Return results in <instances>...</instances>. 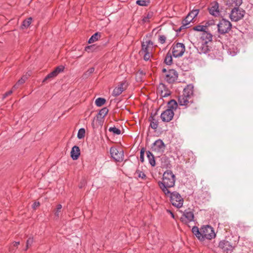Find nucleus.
I'll use <instances>...</instances> for the list:
<instances>
[{
  "label": "nucleus",
  "mask_w": 253,
  "mask_h": 253,
  "mask_svg": "<svg viewBox=\"0 0 253 253\" xmlns=\"http://www.w3.org/2000/svg\"><path fill=\"white\" fill-rule=\"evenodd\" d=\"M149 121L150 122V126L154 129H156L158 126V120L155 118L154 116L151 115L149 118Z\"/></svg>",
  "instance_id": "nucleus-22"
},
{
  "label": "nucleus",
  "mask_w": 253,
  "mask_h": 253,
  "mask_svg": "<svg viewBox=\"0 0 253 253\" xmlns=\"http://www.w3.org/2000/svg\"><path fill=\"white\" fill-rule=\"evenodd\" d=\"M209 12L211 14L214 16H218L220 15L219 4L217 2L213 1L211 3L209 8Z\"/></svg>",
  "instance_id": "nucleus-15"
},
{
  "label": "nucleus",
  "mask_w": 253,
  "mask_h": 253,
  "mask_svg": "<svg viewBox=\"0 0 253 253\" xmlns=\"http://www.w3.org/2000/svg\"><path fill=\"white\" fill-rule=\"evenodd\" d=\"M202 233L204 240L205 239L211 240L215 237L213 228L210 225H205L202 227Z\"/></svg>",
  "instance_id": "nucleus-7"
},
{
  "label": "nucleus",
  "mask_w": 253,
  "mask_h": 253,
  "mask_svg": "<svg viewBox=\"0 0 253 253\" xmlns=\"http://www.w3.org/2000/svg\"><path fill=\"white\" fill-rule=\"evenodd\" d=\"M165 147L166 146L163 141L161 139H158L154 143L152 149L154 151L162 153L164 151Z\"/></svg>",
  "instance_id": "nucleus-14"
},
{
  "label": "nucleus",
  "mask_w": 253,
  "mask_h": 253,
  "mask_svg": "<svg viewBox=\"0 0 253 253\" xmlns=\"http://www.w3.org/2000/svg\"><path fill=\"white\" fill-rule=\"evenodd\" d=\"M108 109L106 107H104L101 109L98 114L100 118H103L108 113Z\"/></svg>",
  "instance_id": "nucleus-28"
},
{
  "label": "nucleus",
  "mask_w": 253,
  "mask_h": 253,
  "mask_svg": "<svg viewBox=\"0 0 253 253\" xmlns=\"http://www.w3.org/2000/svg\"><path fill=\"white\" fill-rule=\"evenodd\" d=\"M12 93V90H9V91L6 92L5 93H4L3 94V97H2V99H4L7 96H8V95H10Z\"/></svg>",
  "instance_id": "nucleus-44"
},
{
  "label": "nucleus",
  "mask_w": 253,
  "mask_h": 253,
  "mask_svg": "<svg viewBox=\"0 0 253 253\" xmlns=\"http://www.w3.org/2000/svg\"><path fill=\"white\" fill-rule=\"evenodd\" d=\"M194 218V213L189 210H186L183 212L182 216L180 218L181 221L185 223L193 221Z\"/></svg>",
  "instance_id": "nucleus-11"
},
{
  "label": "nucleus",
  "mask_w": 253,
  "mask_h": 253,
  "mask_svg": "<svg viewBox=\"0 0 253 253\" xmlns=\"http://www.w3.org/2000/svg\"><path fill=\"white\" fill-rule=\"evenodd\" d=\"M142 51L143 52H149L148 45H147L146 43L145 44L144 42L142 43Z\"/></svg>",
  "instance_id": "nucleus-38"
},
{
  "label": "nucleus",
  "mask_w": 253,
  "mask_h": 253,
  "mask_svg": "<svg viewBox=\"0 0 253 253\" xmlns=\"http://www.w3.org/2000/svg\"><path fill=\"white\" fill-rule=\"evenodd\" d=\"M206 26L203 25H197L193 28V30L197 31L204 32L205 31Z\"/></svg>",
  "instance_id": "nucleus-34"
},
{
  "label": "nucleus",
  "mask_w": 253,
  "mask_h": 253,
  "mask_svg": "<svg viewBox=\"0 0 253 253\" xmlns=\"http://www.w3.org/2000/svg\"><path fill=\"white\" fill-rule=\"evenodd\" d=\"M147 157L149 160L150 164L154 167L155 166V158L153 154L149 151L146 152Z\"/></svg>",
  "instance_id": "nucleus-24"
},
{
  "label": "nucleus",
  "mask_w": 253,
  "mask_h": 253,
  "mask_svg": "<svg viewBox=\"0 0 253 253\" xmlns=\"http://www.w3.org/2000/svg\"><path fill=\"white\" fill-rule=\"evenodd\" d=\"M111 157L117 162H122L124 159V152L121 149L115 147H111L110 150Z\"/></svg>",
  "instance_id": "nucleus-8"
},
{
  "label": "nucleus",
  "mask_w": 253,
  "mask_h": 253,
  "mask_svg": "<svg viewBox=\"0 0 253 253\" xmlns=\"http://www.w3.org/2000/svg\"><path fill=\"white\" fill-rule=\"evenodd\" d=\"M245 11L239 7L233 8L230 13V18L232 21H238L244 16Z\"/></svg>",
  "instance_id": "nucleus-5"
},
{
  "label": "nucleus",
  "mask_w": 253,
  "mask_h": 253,
  "mask_svg": "<svg viewBox=\"0 0 253 253\" xmlns=\"http://www.w3.org/2000/svg\"><path fill=\"white\" fill-rule=\"evenodd\" d=\"M144 59L146 61H148L151 56V53L149 52H144Z\"/></svg>",
  "instance_id": "nucleus-39"
},
{
  "label": "nucleus",
  "mask_w": 253,
  "mask_h": 253,
  "mask_svg": "<svg viewBox=\"0 0 253 253\" xmlns=\"http://www.w3.org/2000/svg\"><path fill=\"white\" fill-rule=\"evenodd\" d=\"M167 212L171 215L172 218H174V215L171 211L169 210H167Z\"/></svg>",
  "instance_id": "nucleus-47"
},
{
  "label": "nucleus",
  "mask_w": 253,
  "mask_h": 253,
  "mask_svg": "<svg viewBox=\"0 0 253 253\" xmlns=\"http://www.w3.org/2000/svg\"><path fill=\"white\" fill-rule=\"evenodd\" d=\"M19 85L17 84V83L13 86V89H15L18 88Z\"/></svg>",
  "instance_id": "nucleus-56"
},
{
  "label": "nucleus",
  "mask_w": 253,
  "mask_h": 253,
  "mask_svg": "<svg viewBox=\"0 0 253 253\" xmlns=\"http://www.w3.org/2000/svg\"><path fill=\"white\" fill-rule=\"evenodd\" d=\"M173 115V111L170 109H166L161 114V118L164 122H169L172 119Z\"/></svg>",
  "instance_id": "nucleus-13"
},
{
  "label": "nucleus",
  "mask_w": 253,
  "mask_h": 253,
  "mask_svg": "<svg viewBox=\"0 0 253 253\" xmlns=\"http://www.w3.org/2000/svg\"><path fill=\"white\" fill-rule=\"evenodd\" d=\"M206 42H201L199 43L197 50L200 54H207L210 51V47Z\"/></svg>",
  "instance_id": "nucleus-16"
},
{
  "label": "nucleus",
  "mask_w": 253,
  "mask_h": 253,
  "mask_svg": "<svg viewBox=\"0 0 253 253\" xmlns=\"http://www.w3.org/2000/svg\"><path fill=\"white\" fill-rule=\"evenodd\" d=\"M163 174H171V172H169L168 170H167L166 171H165Z\"/></svg>",
  "instance_id": "nucleus-57"
},
{
  "label": "nucleus",
  "mask_w": 253,
  "mask_h": 253,
  "mask_svg": "<svg viewBox=\"0 0 253 253\" xmlns=\"http://www.w3.org/2000/svg\"><path fill=\"white\" fill-rule=\"evenodd\" d=\"M106 102V100L103 98H98L95 100V104L98 107L102 106Z\"/></svg>",
  "instance_id": "nucleus-29"
},
{
  "label": "nucleus",
  "mask_w": 253,
  "mask_h": 253,
  "mask_svg": "<svg viewBox=\"0 0 253 253\" xmlns=\"http://www.w3.org/2000/svg\"><path fill=\"white\" fill-rule=\"evenodd\" d=\"M25 251H27V250H26V247L25 248V249H24Z\"/></svg>",
  "instance_id": "nucleus-60"
},
{
  "label": "nucleus",
  "mask_w": 253,
  "mask_h": 253,
  "mask_svg": "<svg viewBox=\"0 0 253 253\" xmlns=\"http://www.w3.org/2000/svg\"><path fill=\"white\" fill-rule=\"evenodd\" d=\"M231 27L232 25L230 22L223 19L217 24L218 32L220 34L227 33L230 31Z\"/></svg>",
  "instance_id": "nucleus-4"
},
{
  "label": "nucleus",
  "mask_w": 253,
  "mask_h": 253,
  "mask_svg": "<svg viewBox=\"0 0 253 253\" xmlns=\"http://www.w3.org/2000/svg\"><path fill=\"white\" fill-rule=\"evenodd\" d=\"M32 21V18L31 17H29V18H27V19L25 20L23 22V24L22 25V27H23V28L28 27L30 26V25L31 24Z\"/></svg>",
  "instance_id": "nucleus-31"
},
{
  "label": "nucleus",
  "mask_w": 253,
  "mask_h": 253,
  "mask_svg": "<svg viewBox=\"0 0 253 253\" xmlns=\"http://www.w3.org/2000/svg\"><path fill=\"white\" fill-rule=\"evenodd\" d=\"M140 160L143 163L144 161V155H140Z\"/></svg>",
  "instance_id": "nucleus-49"
},
{
  "label": "nucleus",
  "mask_w": 253,
  "mask_h": 253,
  "mask_svg": "<svg viewBox=\"0 0 253 253\" xmlns=\"http://www.w3.org/2000/svg\"><path fill=\"white\" fill-rule=\"evenodd\" d=\"M162 181H159L158 185L166 196L170 193L168 188L173 187L175 181V175H163Z\"/></svg>",
  "instance_id": "nucleus-2"
},
{
  "label": "nucleus",
  "mask_w": 253,
  "mask_h": 253,
  "mask_svg": "<svg viewBox=\"0 0 253 253\" xmlns=\"http://www.w3.org/2000/svg\"><path fill=\"white\" fill-rule=\"evenodd\" d=\"M85 131L84 128H80L78 132L77 137L79 139H82L85 136Z\"/></svg>",
  "instance_id": "nucleus-32"
},
{
  "label": "nucleus",
  "mask_w": 253,
  "mask_h": 253,
  "mask_svg": "<svg viewBox=\"0 0 253 253\" xmlns=\"http://www.w3.org/2000/svg\"><path fill=\"white\" fill-rule=\"evenodd\" d=\"M26 81V78L24 77H22L17 82V84L19 85L24 84Z\"/></svg>",
  "instance_id": "nucleus-40"
},
{
  "label": "nucleus",
  "mask_w": 253,
  "mask_h": 253,
  "mask_svg": "<svg viewBox=\"0 0 253 253\" xmlns=\"http://www.w3.org/2000/svg\"><path fill=\"white\" fill-rule=\"evenodd\" d=\"M62 208V206L61 204H58L57 205L56 209L54 210V213L55 216L58 217L59 216L61 212Z\"/></svg>",
  "instance_id": "nucleus-27"
},
{
  "label": "nucleus",
  "mask_w": 253,
  "mask_h": 253,
  "mask_svg": "<svg viewBox=\"0 0 253 253\" xmlns=\"http://www.w3.org/2000/svg\"><path fill=\"white\" fill-rule=\"evenodd\" d=\"M149 3V0H137L136 1V3L140 6H147Z\"/></svg>",
  "instance_id": "nucleus-30"
},
{
  "label": "nucleus",
  "mask_w": 253,
  "mask_h": 253,
  "mask_svg": "<svg viewBox=\"0 0 253 253\" xmlns=\"http://www.w3.org/2000/svg\"><path fill=\"white\" fill-rule=\"evenodd\" d=\"M34 242L33 237H30L28 239L26 242V250L30 247Z\"/></svg>",
  "instance_id": "nucleus-36"
},
{
  "label": "nucleus",
  "mask_w": 253,
  "mask_h": 253,
  "mask_svg": "<svg viewBox=\"0 0 253 253\" xmlns=\"http://www.w3.org/2000/svg\"><path fill=\"white\" fill-rule=\"evenodd\" d=\"M16 248L15 247H14L13 246L10 245L9 247V252L10 253H14L16 251Z\"/></svg>",
  "instance_id": "nucleus-42"
},
{
  "label": "nucleus",
  "mask_w": 253,
  "mask_h": 253,
  "mask_svg": "<svg viewBox=\"0 0 253 253\" xmlns=\"http://www.w3.org/2000/svg\"><path fill=\"white\" fill-rule=\"evenodd\" d=\"M212 39V35L206 31H205L202 34L201 40L202 42H207L206 43H209L211 42Z\"/></svg>",
  "instance_id": "nucleus-18"
},
{
  "label": "nucleus",
  "mask_w": 253,
  "mask_h": 253,
  "mask_svg": "<svg viewBox=\"0 0 253 253\" xmlns=\"http://www.w3.org/2000/svg\"><path fill=\"white\" fill-rule=\"evenodd\" d=\"M64 67L63 66H59L57 67L54 71L48 74L43 80V83H45L47 81H49L56 77L59 73L63 71Z\"/></svg>",
  "instance_id": "nucleus-10"
},
{
  "label": "nucleus",
  "mask_w": 253,
  "mask_h": 253,
  "mask_svg": "<svg viewBox=\"0 0 253 253\" xmlns=\"http://www.w3.org/2000/svg\"><path fill=\"white\" fill-rule=\"evenodd\" d=\"M218 248L221 250L222 252L227 253H231L233 249V247L232 244L225 240H223L219 242Z\"/></svg>",
  "instance_id": "nucleus-9"
},
{
  "label": "nucleus",
  "mask_w": 253,
  "mask_h": 253,
  "mask_svg": "<svg viewBox=\"0 0 253 253\" xmlns=\"http://www.w3.org/2000/svg\"><path fill=\"white\" fill-rule=\"evenodd\" d=\"M144 153H145L144 148L141 149V150L140 151V155H144Z\"/></svg>",
  "instance_id": "nucleus-52"
},
{
  "label": "nucleus",
  "mask_w": 253,
  "mask_h": 253,
  "mask_svg": "<svg viewBox=\"0 0 253 253\" xmlns=\"http://www.w3.org/2000/svg\"><path fill=\"white\" fill-rule=\"evenodd\" d=\"M125 83H121L118 86L116 87L112 93L114 96H118L120 95L125 89L126 87H124Z\"/></svg>",
  "instance_id": "nucleus-17"
},
{
  "label": "nucleus",
  "mask_w": 253,
  "mask_h": 253,
  "mask_svg": "<svg viewBox=\"0 0 253 253\" xmlns=\"http://www.w3.org/2000/svg\"><path fill=\"white\" fill-rule=\"evenodd\" d=\"M169 195L170 201L171 204L177 208H180L183 204V199L176 191L170 192L168 194Z\"/></svg>",
  "instance_id": "nucleus-3"
},
{
  "label": "nucleus",
  "mask_w": 253,
  "mask_h": 253,
  "mask_svg": "<svg viewBox=\"0 0 253 253\" xmlns=\"http://www.w3.org/2000/svg\"><path fill=\"white\" fill-rule=\"evenodd\" d=\"M94 68L91 67L89 68L87 72L85 73V75H89L94 71Z\"/></svg>",
  "instance_id": "nucleus-41"
},
{
  "label": "nucleus",
  "mask_w": 253,
  "mask_h": 253,
  "mask_svg": "<svg viewBox=\"0 0 253 253\" xmlns=\"http://www.w3.org/2000/svg\"><path fill=\"white\" fill-rule=\"evenodd\" d=\"M19 244H20V242H14L10 245L13 246L14 247H15L16 248H17L18 247V245H19Z\"/></svg>",
  "instance_id": "nucleus-46"
},
{
  "label": "nucleus",
  "mask_w": 253,
  "mask_h": 253,
  "mask_svg": "<svg viewBox=\"0 0 253 253\" xmlns=\"http://www.w3.org/2000/svg\"><path fill=\"white\" fill-rule=\"evenodd\" d=\"M101 37L100 33L96 32L88 40V42L89 43H93L97 41Z\"/></svg>",
  "instance_id": "nucleus-25"
},
{
  "label": "nucleus",
  "mask_w": 253,
  "mask_h": 253,
  "mask_svg": "<svg viewBox=\"0 0 253 253\" xmlns=\"http://www.w3.org/2000/svg\"><path fill=\"white\" fill-rule=\"evenodd\" d=\"M199 12V10L198 9H194L190 11L188 15H189L193 19H194L195 17H196L197 15L198 14Z\"/></svg>",
  "instance_id": "nucleus-35"
},
{
  "label": "nucleus",
  "mask_w": 253,
  "mask_h": 253,
  "mask_svg": "<svg viewBox=\"0 0 253 253\" xmlns=\"http://www.w3.org/2000/svg\"><path fill=\"white\" fill-rule=\"evenodd\" d=\"M148 19H149L148 16L145 17H144V18L143 19V21L144 22H148Z\"/></svg>",
  "instance_id": "nucleus-55"
},
{
  "label": "nucleus",
  "mask_w": 253,
  "mask_h": 253,
  "mask_svg": "<svg viewBox=\"0 0 253 253\" xmlns=\"http://www.w3.org/2000/svg\"><path fill=\"white\" fill-rule=\"evenodd\" d=\"M144 153H145L144 148L141 149V150L140 151V155H144Z\"/></svg>",
  "instance_id": "nucleus-51"
},
{
  "label": "nucleus",
  "mask_w": 253,
  "mask_h": 253,
  "mask_svg": "<svg viewBox=\"0 0 253 253\" xmlns=\"http://www.w3.org/2000/svg\"><path fill=\"white\" fill-rule=\"evenodd\" d=\"M178 107V104L177 102L173 99L170 100L168 103V109H170L172 111L177 109Z\"/></svg>",
  "instance_id": "nucleus-23"
},
{
  "label": "nucleus",
  "mask_w": 253,
  "mask_h": 253,
  "mask_svg": "<svg viewBox=\"0 0 253 253\" xmlns=\"http://www.w3.org/2000/svg\"><path fill=\"white\" fill-rule=\"evenodd\" d=\"M92 48V46H87L85 47V50L87 52H89L90 51L91 48Z\"/></svg>",
  "instance_id": "nucleus-48"
},
{
  "label": "nucleus",
  "mask_w": 253,
  "mask_h": 253,
  "mask_svg": "<svg viewBox=\"0 0 253 253\" xmlns=\"http://www.w3.org/2000/svg\"><path fill=\"white\" fill-rule=\"evenodd\" d=\"M194 86L192 84H188L183 89V93L178 97V101L180 106L185 107H191V111L194 112V110L197 109V105L194 103L192 99L193 96Z\"/></svg>",
  "instance_id": "nucleus-1"
},
{
  "label": "nucleus",
  "mask_w": 253,
  "mask_h": 253,
  "mask_svg": "<svg viewBox=\"0 0 253 253\" xmlns=\"http://www.w3.org/2000/svg\"><path fill=\"white\" fill-rule=\"evenodd\" d=\"M165 80L169 83L174 82L178 77V74L176 71L174 69H170L168 71L167 73L165 74Z\"/></svg>",
  "instance_id": "nucleus-12"
},
{
  "label": "nucleus",
  "mask_w": 253,
  "mask_h": 253,
  "mask_svg": "<svg viewBox=\"0 0 253 253\" xmlns=\"http://www.w3.org/2000/svg\"><path fill=\"white\" fill-rule=\"evenodd\" d=\"M172 55L174 57H181L185 51V47L183 43L178 42L172 45Z\"/></svg>",
  "instance_id": "nucleus-6"
},
{
  "label": "nucleus",
  "mask_w": 253,
  "mask_h": 253,
  "mask_svg": "<svg viewBox=\"0 0 253 253\" xmlns=\"http://www.w3.org/2000/svg\"><path fill=\"white\" fill-rule=\"evenodd\" d=\"M40 205V204L39 202H35L32 205V207L34 209H36L37 207H39Z\"/></svg>",
  "instance_id": "nucleus-45"
},
{
  "label": "nucleus",
  "mask_w": 253,
  "mask_h": 253,
  "mask_svg": "<svg viewBox=\"0 0 253 253\" xmlns=\"http://www.w3.org/2000/svg\"><path fill=\"white\" fill-rule=\"evenodd\" d=\"M165 63L168 65H170L172 63V55L169 52H168L166 54L165 58Z\"/></svg>",
  "instance_id": "nucleus-26"
},
{
  "label": "nucleus",
  "mask_w": 253,
  "mask_h": 253,
  "mask_svg": "<svg viewBox=\"0 0 253 253\" xmlns=\"http://www.w3.org/2000/svg\"><path fill=\"white\" fill-rule=\"evenodd\" d=\"M146 43L147 44V45H153V42H151V41L149 40L148 41H146Z\"/></svg>",
  "instance_id": "nucleus-50"
},
{
  "label": "nucleus",
  "mask_w": 253,
  "mask_h": 253,
  "mask_svg": "<svg viewBox=\"0 0 253 253\" xmlns=\"http://www.w3.org/2000/svg\"><path fill=\"white\" fill-rule=\"evenodd\" d=\"M146 175H138V177L141 178L142 179H145Z\"/></svg>",
  "instance_id": "nucleus-53"
},
{
  "label": "nucleus",
  "mask_w": 253,
  "mask_h": 253,
  "mask_svg": "<svg viewBox=\"0 0 253 253\" xmlns=\"http://www.w3.org/2000/svg\"><path fill=\"white\" fill-rule=\"evenodd\" d=\"M233 1L237 7H239L242 3V0H234Z\"/></svg>",
  "instance_id": "nucleus-43"
},
{
  "label": "nucleus",
  "mask_w": 253,
  "mask_h": 253,
  "mask_svg": "<svg viewBox=\"0 0 253 253\" xmlns=\"http://www.w3.org/2000/svg\"><path fill=\"white\" fill-rule=\"evenodd\" d=\"M86 183V181H85V180H84L83 183H82V184H81L79 185L80 188H82L83 187L84 185Z\"/></svg>",
  "instance_id": "nucleus-54"
},
{
  "label": "nucleus",
  "mask_w": 253,
  "mask_h": 253,
  "mask_svg": "<svg viewBox=\"0 0 253 253\" xmlns=\"http://www.w3.org/2000/svg\"><path fill=\"white\" fill-rule=\"evenodd\" d=\"M109 130L110 132H112L113 133L117 135H119L121 134V130L119 128H116V127H110L109 128Z\"/></svg>",
  "instance_id": "nucleus-33"
},
{
  "label": "nucleus",
  "mask_w": 253,
  "mask_h": 253,
  "mask_svg": "<svg viewBox=\"0 0 253 253\" xmlns=\"http://www.w3.org/2000/svg\"><path fill=\"white\" fill-rule=\"evenodd\" d=\"M139 73L140 74V75H143V72L142 71H139Z\"/></svg>",
  "instance_id": "nucleus-59"
},
{
  "label": "nucleus",
  "mask_w": 253,
  "mask_h": 253,
  "mask_svg": "<svg viewBox=\"0 0 253 253\" xmlns=\"http://www.w3.org/2000/svg\"><path fill=\"white\" fill-rule=\"evenodd\" d=\"M80 155V150L78 146H74L73 147L71 151V156L73 160L78 159Z\"/></svg>",
  "instance_id": "nucleus-19"
},
{
  "label": "nucleus",
  "mask_w": 253,
  "mask_h": 253,
  "mask_svg": "<svg viewBox=\"0 0 253 253\" xmlns=\"http://www.w3.org/2000/svg\"><path fill=\"white\" fill-rule=\"evenodd\" d=\"M192 231L199 240L201 241L204 240V237L202 233V227L200 228V230H199L197 226H194L192 228Z\"/></svg>",
  "instance_id": "nucleus-20"
},
{
  "label": "nucleus",
  "mask_w": 253,
  "mask_h": 253,
  "mask_svg": "<svg viewBox=\"0 0 253 253\" xmlns=\"http://www.w3.org/2000/svg\"><path fill=\"white\" fill-rule=\"evenodd\" d=\"M166 39H167V38L165 35H159L158 42L160 43L164 44L166 42Z\"/></svg>",
  "instance_id": "nucleus-37"
},
{
  "label": "nucleus",
  "mask_w": 253,
  "mask_h": 253,
  "mask_svg": "<svg viewBox=\"0 0 253 253\" xmlns=\"http://www.w3.org/2000/svg\"><path fill=\"white\" fill-rule=\"evenodd\" d=\"M162 71L163 73H165L166 74H167V72H168V71H167V70L166 69H163Z\"/></svg>",
  "instance_id": "nucleus-58"
},
{
  "label": "nucleus",
  "mask_w": 253,
  "mask_h": 253,
  "mask_svg": "<svg viewBox=\"0 0 253 253\" xmlns=\"http://www.w3.org/2000/svg\"><path fill=\"white\" fill-rule=\"evenodd\" d=\"M193 19H193V18L188 14L185 18L182 21V25L180 27V30L188 28V25L193 21Z\"/></svg>",
  "instance_id": "nucleus-21"
}]
</instances>
